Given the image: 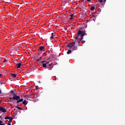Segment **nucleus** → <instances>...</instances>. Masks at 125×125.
Wrapping results in <instances>:
<instances>
[{
    "mask_svg": "<svg viewBox=\"0 0 125 125\" xmlns=\"http://www.w3.org/2000/svg\"><path fill=\"white\" fill-rule=\"evenodd\" d=\"M42 64L43 68H45L46 69H48V70H52L53 66H52V63H49V61H43L42 62Z\"/></svg>",
    "mask_w": 125,
    "mask_h": 125,
    "instance_id": "nucleus-1",
    "label": "nucleus"
},
{
    "mask_svg": "<svg viewBox=\"0 0 125 125\" xmlns=\"http://www.w3.org/2000/svg\"><path fill=\"white\" fill-rule=\"evenodd\" d=\"M77 35H78V37H81L82 40H83V36H85V31H83L81 29H78V31L77 33Z\"/></svg>",
    "mask_w": 125,
    "mask_h": 125,
    "instance_id": "nucleus-2",
    "label": "nucleus"
},
{
    "mask_svg": "<svg viewBox=\"0 0 125 125\" xmlns=\"http://www.w3.org/2000/svg\"><path fill=\"white\" fill-rule=\"evenodd\" d=\"M13 99L14 100H16L17 101H18V100H19V99H20V96H18L16 94H13Z\"/></svg>",
    "mask_w": 125,
    "mask_h": 125,
    "instance_id": "nucleus-3",
    "label": "nucleus"
},
{
    "mask_svg": "<svg viewBox=\"0 0 125 125\" xmlns=\"http://www.w3.org/2000/svg\"><path fill=\"white\" fill-rule=\"evenodd\" d=\"M75 44H76V42H70L69 44L67 45V46L69 47V48H72L73 46H75Z\"/></svg>",
    "mask_w": 125,
    "mask_h": 125,
    "instance_id": "nucleus-4",
    "label": "nucleus"
},
{
    "mask_svg": "<svg viewBox=\"0 0 125 125\" xmlns=\"http://www.w3.org/2000/svg\"><path fill=\"white\" fill-rule=\"evenodd\" d=\"M44 50H45V48H44V46H40L39 47V51H44Z\"/></svg>",
    "mask_w": 125,
    "mask_h": 125,
    "instance_id": "nucleus-5",
    "label": "nucleus"
},
{
    "mask_svg": "<svg viewBox=\"0 0 125 125\" xmlns=\"http://www.w3.org/2000/svg\"><path fill=\"white\" fill-rule=\"evenodd\" d=\"M16 64L17 65V69H18L19 68H20L22 65V63H18V62L16 61Z\"/></svg>",
    "mask_w": 125,
    "mask_h": 125,
    "instance_id": "nucleus-6",
    "label": "nucleus"
},
{
    "mask_svg": "<svg viewBox=\"0 0 125 125\" xmlns=\"http://www.w3.org/2000/svg\"><path fill=\"white\" fill-rule=\"evenodd\" d=\"M0 111L2 112V113H6V109H5V108H3L2 106L0 107Z\"/></svg>",
    "mask_w": 125,
    "mask_h": 125,
    "instance_id": "nucleus-7",
    "label": "nucleus"
},
{
    "mask_svg": "<svg viewBox=\"0 0 125 125\" xmlns=\"http://www.w3.org/2000/svg\"><path fill=\"white\" fill-rule=\"evenodd\" d=\"M20 102H23V99H19L17 102V104H18V103H20Z\"/></svg>",
    "mask_w": 125,
    "mask_h": 125,
    "instance_id": "nucleus-8",
    "label": "nucleus"
},
{
    "mask_svg": "<svg viewBox=\"0 0 125 125\" xmlns=\"http://www.w3.org/2000/svg\"><path fill=\"white\" fill-rule=\"evenodd\" d=\"M78 39H80V36H79V35H77V36L75 37V39L74 40L75 42H77Z\"/></svg>",
    "mask_w": 125,
    "mask_h": 125,
    "instance_id": "nucleus-9",
    "label": "nucleus"
},
{
    "mask_svg": "<svg viewBox=\"0 0 125 125\" xmlns=\"http://www.w3.org/2000/svg\"><path fill=\"white\" fill-rule=\"evenodd\" d=\"M22 104L23 105H27V104H28V102H27V101L26 100H24L23 101H22Z\"/></svg>",
    "mask_w": 125,
    "mask_h": 125,
    "instance_id": "nucleus-10",
    "label": "nucleus"
},
{
    "mask_svg": "<svg viewBox=\"0 0 125 125\" xmlns=\"http://www.w3.org/2000/svg\"><path fill=\"white\" fill-rule=\"evenodd\" d=\"M66 3H67V2L62 1V6H65L66 5Z\"/></svg>",
    "mask_w": 125,
    "mask_h": 125,
    "instance_id": "nucleus-11",
    "label": "nucleus"
},
{
    "mask_svg": "<svg viewBox=\"0 0 125 125\" xmlns=\"http://www.w3.org/2000/svg\"><path fill=\"white\" fill-rule=\"evenodd\" d=\"M17 76L15 74L11 73V77H12V78H16Z\"/></svg>",
    "mask_w": 125,
    "mask_h": 125,
    "instance_id": "nucleus-12",
    "label": "nucleus"
},
{
    "mask_svg": "<svg viewBox=\"0 0 125 125\" xmlns=\"http://www.w3.org/2000/svg\"><path fill=\"white\" fill-rule=\"evenodd\" d=\"M91 11H92L93 10H94V9H95V7L94 6H92L90 8Z\"/></svg>",
    "mask_w": 125,
    "mask_h": 125,
    "instance_id": "nucleus-13",
    "label": "nucleus"
},
{
    "mask_svg": "<svg viewBox=\"0 0 125 125\" xmlns=\"http://www.w3.org/2000/svg\"><path fill=\"white\" fill-rule=\"evenodd\" d=\"M5 123H3V121L0 120V125H4Z\"/></svg>",
    "mask_w": 125,
    "mask_h": 125,
    "instance_id": "nucleus-14",
    "label": "nucleus"
},
{
    "mask_svg": "<svg viewBox=\"0 0 125 125\" xmlns=\"http://www.w3.org/2000/svg\"><path fill=\"white\" fill-rule=\"evenodd\" d=\"M83 39H82V38H81V39L80 40V41H79V40H77V41H76V42H78V44H79V43H80V42H82V40Z\"/></svg>",
    "mask_w": 125,
    "mask_h": 125,
    "instance_id": "nucleus-15",
    "label": "nucleus"
},
{
    "mask_svg": "<svg viewBox=\"0 0 125 125\" xmlns=\"http://www.w3.org/2000/svg\"><path fill=\"white\" fill-rule=\"evenodd\" d=\"M70 53H72V50H69L67 52V54H70Z\"/></svg>",
    "mask_w": 125,
    "mask_h": 125,
    "instance_id": "nucleus-16",
    "label": "nucleus"
},
{
    "mask_svg": "<svg viewBox=\"0 0 125 125\" xmlns=\"http://www.w3.org/2000/svg\"><path fill=\"white\" fill-rule=\"evenodd\" d=\"M9 120V123L11 124V122H12V117H10Z\"/></svg>",
    "mask_w": 125,
    "mask_h": 125,
    "instance_id": "nucleus-17",
    "label": "nucleus"
},
{
    "mask_svg": "<svg viewBox=\"0 0 125 125\" xmlns=\"http://www.w3.org/2000/svg\"><path fill=\"white\" fill-rule=\"evenodd\" d=\"M72 50H77V47L76 46H73L72 47Z\"/></svg>",
    "mask_w": 125,
    "mask_h": 125,
    "instance_id": "nucleus-18",
    "label": "nucleus"
},
{
    "mask_svg": "<svg viewBox=\"0 0 125 125\" xmlns=\"http://www.w3.org/2000/svg\"><path fill=\"white\" fill-rule=\"evenodd\" d=\"M73 16H74V14H72L70 15L71 18H70V20L73 19Z\"/></svg>",
    "mask_w": 125,
    "mask_h": 125,
    "instance_id": "nucleus-19",
    "label": "nucleus"
},
{
    "mask_svg": "<svg viewBox=\"0 0 125 125\" xmlns=\"http://www.w3.org/2000/svg\"><path fill=\"white\" fill-rule=\"evenodd\" d=\"M10 118L8 116H6V117L4 118L5 120H9Z\"/></svg>",
    "mask_w": 125,
    "mask_h": 125,
    "instance_id": "nucleus-20",
    "label": "nucleus"
},
{
    "mask_svg": "<svg viewBox=\"0 0 125 125\" xmlns=\"http://www.w3.org/2000/svg\"><path fill=\"white\" fill-rule=\"evenodd\" d=\"M81 42L82 43H85V41L82 40V41H81Z\"/></svg>",
    "mask_w": 125,
    "mask_h": 125,
    "instance_id": "nucleus-21",
    "label": "nucleus"
},
{
    "mask_svg": "<svg viewBox=\"0 0 125 125\" xmlns=\"http://www.w3.org/2000/svg\"><path fill=\"white\" fill-rule=\"evenodd\" d=\"M98 1L101 3L102 2H103V0H99Z\"/></svg>",
    "mask_w": 125,
    "mask_h": 125,
    "instance_id": "nucleus-22",
    "label": "nucleus"
},
{
    "mask_svg": "<svg viewBox=\"0 0 125 125\" xmlns=\"http://www.w3.org/2000/svg\"><path fill=\"white\" fill-rule=\"evenodd\" d=\"M35 88H36V89H39V88H40V87H39V86H36Z\"/></svg>",
    "mask_w": 125,
    "mask_h": 125,
    "instance_id": "nucleus-23",
    "label": "nucleus"
},
{
    "mask_svg": "<svg viewBox=\"0 0 125 125\" xmlns=\"http://www.w3.org/2000/svg\"><path fill=\"white\" fill-rule=\"evenodd\" d=\"M16 108H18L19 110H21V107L17 106Z\"/></svg>",
    "mask_w": 125,
    "mask_h": 125,
    "instance_id": "nucleus-24",
    "label": "nucleus"
},
{
    "mask_svg": "<svg viewBox=\"0 0 125 125\" xmlns=\"http://www.w3.org/2000/svg\"><path fill=\"white\" fill-rule=\"evenodd\" d=\"M11 93H14V94H15V93H14V91H13V90L11 91Z\"/></svg>",
    "mask_w": 125,
    "mask_h": 125,
    "instance_id": "nucleus-25",
    "label": "nucleus"
},
{
    "mask_svg": "<svg viewBox=\"0 0 125 125\" xmlns=\"http://www.w3.org/2000/svg\"><path fill=\"white\" fill-rule=\"evenodd\" d=\"M51 35H52V36L54 37V33H52L51 34Z\"/></svg>",
    "mask_w": 125,
    "mask_h": 125,
    "instance_id": "nucleus-26",
    "label": "nucleus"
},
{
    "mask_svg": "<svg viewBox=\"0 0 125 125\" xmlns=\"http://www.w3.org/2000/svg\"><path fill=\"white\" fill-rule=\"evenodd\" d=\"M6 61H7L6 60H4L3 62V63H4V62H6Z\"/></svg>",
    "mask_w": 125,
    "mask_h": 125,
    "instance_id": "nucleus-27",
    "label": "nucleus"
},
{
    "mask_svg": "<svg viewBox=\"0 0 125 125\" xmlns=\"http://www.w3.org/2000/svg\"><path fill=\"white\" fill-rule=\"evenodd\" d=\"M42 56L40 57L39 58L40 60H41V59H42Z\"/></svg>",
    "mask_w": 125,
    "mask_h": 125,
    "instance_id": "nucleus-28",
    "label": "nucleus"
},
{
    "mask_svg": "<svg viewBox=\"0 0 125 125\" xmlns=\"http://www.w3.org/2000/svg\"><path fill=\"white\" fill-rule=\"evenodd\" d=\"M50 59V57H48V58H47V60H49Z\"/></svg>",
    "mask_w": 125,
    "mask_h": 125,
    "instance_id": "nucleus-29",
    "label": "nucleus"
},
{
    "mask_svg": "<svg viewBox=\"0 0 125 125\" xmlns=\"http://www.w3.org/2000/svg\"><path fill=\"white\" fill-rule=\"evenodd\" d=\"M25 98H28V96L27 95H25Z\"/></svg>",
    "mask_w": 125,
    "mask_h": 125,
    "instance_id": "nucleus-30",
    "label": "nucleus"
},
{
    "mask_svg": "<svg viewBox=\"0 0 125 125\" xmlns=\"http://www.w3.org/2000/svg\"><path fill=\"white\" fill-rule=\"evenodd\" d=\"M36 61H37V62L40 61V59H37V60H36Z\"/></svg>",
    "mask_w": 125,
    "mask_h": 125,
    "instance_id": "nucleus-31",
    "label": "nucleus"
},
{
    "mask_svg": "<svg viewBox=\"0 0 125 125\" xmlns=\"http://www.w3.org/2000/svg\"><path fill=\"white\" fill-rule=\"evenodd\" d=\"M50 39H53V36H51Z\"/></svg>",
    "mask_w": 125,
    "mask_h": 125,
    "instance_id": "nucleus-32",
    "label": "nucleus"
},
{
    "mask_svg": "<svg viewBox=\"0 0 125 125\" xmlns=\"http://www.w3.org/2000/svg\"><path fill=\"white\" fill-rule=\"evenodd\" d=\"M7 125H11V123H8V124Z\"/></svg>",
    "mask_w": 125,
    "mask_h": 125,
    "instance_id": "nucleus-33",
    "label": "nucleus"
},
{
    "mask_svg": "<svg viewBox=\"0 0 125 125\" xmlns=\"http://www.w3.org/2000/svg\"><path fill=\"white\" fill-rule=\"evenodd\" d=\"M0 94H1V90L0 89Z\"/></svg>",
    "mask_w": 125,
    "mask_h": 125,
    "instance_id": "nucleus-34",
    "label": "nucleus"
},
{
    "mask_svg": "<svg viewBox=\"0 0 125 125\" xmlns=\"http://www.w3.org/2000/svg\"><path fill=\"white\" fill-rule=\"evenodd\" d=\"M9 99H10V100H11V99H12V98H9Z\"/></svg>",
    "mask_w": 125,
    "mask_h": 125,
    "instance_id": "nucleus-35",
    "label": "nucleus"
},
{
    "mask_svg": "<svg viewBox=\"0 0 125 125\" xmlns=\"http://www.w3.org/2000/svg\"><path fill=\"white\" fill-rule=\"evenodd\" d=\"M90 0H87V1H89V2H90Z\"/></svg>",
    "mask_w": 125,
    "mask_h": 125,
    "instance_id": "nucleus-36",
    "label": "nucleus"
},
{
    "mask_svg": "<svg viewBox=\"0 0 125 125\" xmlns=\"http://www.w3.org/2000/svg\"><path fill=\"white\" fill-rule=\"evenodd\" d=\"M104 2H106V0H104Z\"/></svg>",
    "mask_w": 125,
    "mask_h": 125,
    "instance_id": "nucleus-37",
    "label": "nucleus"
},
{
    "mask_svg": "<svg viewBox=\"0 0 125 125\" xmlns=\"http://www.w3.org/2000/svg\"><path fill=\"white\" fill-rule=\"evenodd\" d=\"M2 75L1 74H0V77H1Z\"/></svg>",
    "mask_w": 125,
    "mask_h": 125,
    "instance_id": "nucleus-38",
    "label": "nucleus"
},
{
    "mask_svg": "<svg viewBox=\"0 0 125 125\" xmlns=\"http://www.w3.org/2000/svg\"><path fill=\"white\" fill-rule=\"evenodd\" d=\"M93 17H95V15H93Z\"/></svg>",
    "mask_w": 125,
    "mask_h": 125,
    "instance_id": "nucleus-39",
    "label": "nucleus"
},
{
    "mask_svg": "<svg viewBox=\"0 0 125 125\" xmlns=\"http://www.w3.org/2000/svg\"><path fill=\"white\" fill-rule=\"evenodd\" d=\"M0 62H1V61H0Z\"/></svg>",
    "mask_w": 125,
    "mask_h": 125,
    "instance_id": "nucleus-40",
    "label": "nucleus"
},
{
    "mask_svg": "<svg viewBox=\"0 0 125 125\" xmlns=\"http://www.w3.org/2000/svg\"><path fill=\"white\" fill-rule=\"evenodd\" d=\"M67 5H69V3H67Z\"/></svg>",
    "mask_w": 125,
    "mask_h": 125,
    "instance_id": "nucleus-41",
    "label": "nucleus"
},
{
    "mask_svg": "<svg viewBox=\"0 0 125 125\" xmlns=\"http://www.w3.org/2000/svg\"><path fill=\"white\" fill-rule=\"evenodd\" d=\"M56 80V78L55 79V81Z\"/></svg>",
    "mask_w": 125,
    "mask_h": 125,
    "instance_id": "nucleus-42",
    "label": "nucleus"
},
{
    "mask_svg": "<svg viewBox=\"0 0 125 125\" xmlns=\"http://www.w3.org/2000/svg\"><path fill=\"white\" fill-rule=\"evenodd\" d=\"M1 120H2V118H1Z\"/></svg>",
    "mask_w": 125,
    "mask_h": 125,
    "instance_id": "nucleus-43",
    "label": "nucleus"
},
{
    "mask_svg": "<svg viewBox=\"0 0 125 125\" xmlns=\"http://www.w3.org/2000/svg\"><path fill=\"white\" fill-rule=\"evenodd\" d=\"M1 120H2V118H1Z\"/></svg>",
    "mask_w": 125,
    "mask_h": 125,
    "instance_id": "nucleus-44",
    "label": "nucleus"
}]
</instances>
